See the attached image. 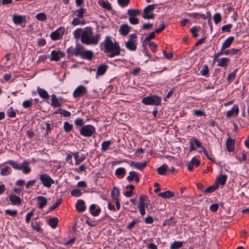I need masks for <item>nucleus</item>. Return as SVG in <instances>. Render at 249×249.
Segmentation results:
<instances>
[{
	"label": "nucleus",
	"mask_w": 249,
	"mask_h": 249,
	"mask_svg": "<svg viewBox=\"0 0 249 249\" xmlns=\"http://www.w3.org/2000/svg\"><path fill=\"white\" fill-rule=\"evenodd\" d=\"M100 46L101 50L105 53H110L108 55L110 58L120 54L121 49L118 43L116 41L114 43L109 36L105 37Z\"/></svg>",
	"instance_id": "1"
},
{
	"label": "nucleus",
	"mask_w": 249,
	"mask_h": 249,
	"mask_svg": "<svg viewBox=\"0 0 249 249\" xmlns=\"http://www.w3.org/2000/svg\"><path fill=\"white\" fill-rule=\"evenodd\" d=\"M92 33L91 27H87L85 28L81 37V42L86 45H95L97 44L101 38V35L97 34L93 36Z\"/></svg>",
	"instance_id": "2"
},
{
	"label": "nucleus",
	"mask_w": 249,
	"mask_h": 249,
	"mask_svg": "<svg viewBox=\"0 0 249 249\" xmlns=\"http://www.w3.org/2000/svg\"><path fill=\"white\" fill-rule=\"evenodd\" d=\"M161 98L155 95L144 97L142 101L145 105L159 106L161 104Z\"/></svg>",
	"instance_id": "3"
},
{
	"label": "nucleus",
	"mask_w": 249,
	"mask_h": 249,
	"mask_svg": "<svg viewBox=\"0 0 249 249\" xmlns=\"http://www.w3.org/2000/svg\"><path fill=\"white\" fill-rule=\"evenodd\" d=\"M137 38L136 34H130L129 36V40L125 43L126 48L130 51H135L137 49Z\"/></svg>",
	"instance_id": "4"
},
{
	"label": "nucleus",
	"mask_w": 249,
	"mask_h": 249,
	"mask_svg": "<svg viewBox=\"0 0 249 249\" xmlns=\"http://www.w3.org/2000/svg\"><path fill=\"white\" fill-rule=\"evenodd\" d=\"M157 4H151L147 6L143 11L142 18L144 19H153L155 18V15L152 12L156 8Z\"/></svg>",
	"instance_id": "5"
},
{
	"label": "nucleus",
	"mask_w": 249,
	"mask_h": 249,
	"mask_svg": "<svg viewBox=\"0 0 249 249\" xmlns=\"http://www.w3.org/2000/svg\"><path fill=\"white\" fill-rule=\"evenodd\" d=\"M39 178L43 186L48 188H51L52 185L54 183V180L47 174H41Z\"/></svg>",
	"instance_id": "6"
},
{
	"label": "nucleus",
	"mask_w": 249,
	"mask_h": 249,
	"mask_svg": "<svg viewBox=\"0 0 249 249\" xmlns=\"http://www.w3.org/2000/svg\"><path fill=\"white\" fill-rule=\"evenodd\" d=\"M95 127L92 125H83L80 129V134L85 137H90L95 132Z\"/></svg>",
	"instance_id": "7"
},
{
	"label": "nucleus",
	"mask_w": 249,
	"mask_h": 249,
	"mask_svg": "<svg viewBox=\"0 0 249 249\" xmlns=\"http://www.w3.org/2000/svg\"><path fill=\"white\" fill-rule=\"evenodd\" d=\"M64 32V28L60 27L51 34L50 37L53 41L59 40L63 36Z\"/></svg>",
	"instance_id": "8"
},
{
	"label": "nucleus",
	"mask_w": 249,
	"mask_h": 249,
	"mask_svg": "<svg viewBox=\"0 0 249 249\" xmlns=\"http://www.w3.org/2000/svg\"><path fill=\"white\" fill-rule=\"evenodd\" d=\"M87 92V88L84 86L77 87L74 90L72 95L74 98H80L85 95Z\"/></svg>",
	"instance_id": "9"
},
{
	"label": "nucleus",
	"mask_w": 249,
	"mask_h": 249,
	"mask_svg": "<svg viewBox=\"0 0 249 249\" xmlns=\"http://www.w3.org/2000/svg\"><path fill=\"white\" fill-rule=\"evenodd\" d=\"M64 55V53L62 52L53 50L51 53V60L58 61L61 57H63Z\"/></svg>",
	"instance_id": "10"
},
{
	"label": "nucleus",
	"mask_w": 249,
	"mask_h": 249,
	"mask_svg": "<svg viewBox=\"0 0 249 249\" xmlns=\"http://www.w3.org/2000/svg\"><path fill=\"white\" fill-rule=\"evenodd\" d=\"M131 29V27L127 24H123L121 25L119 32L120 35L123 36H126Z\"/></svg>",
	"instance_id": "11"
},
{
	"label": "nucleus",
	"mask_w": 249,
	"mask_h": 249,
	"mask_svg": "<svg viewBox=\"0 0 249 249\" xmlns=\"http://www.w3.org/2000/svg\"><path fill=\"white\" fill-rule=\"evenodd\" d=\"M94 55V53L90 50H86L84 51V50L83 51L81 58H82L84 59H86L89 61H90L92 60Z\"/></svg>",
	"instance_id": "12"
},
{
	"label": "nucleus",
	"mask_w": 249,
	"mask_h": 249,
	"mask_svg": "<svg viewBox=\"0 0 249 249\" xmlns=\"http://www.w3.org/2000/svg\"><path fill=\"white\" fill-rule=\"evenodd\" d=\"M227 179V176L222 175L218 177L215 182V184L218 187L219 185H224L225 184Z\"/></svg>",
	"instance_id": "13"
},
{
	"label": "nucleus",
	"mask_w": 249,
	"mask_h": 249,
	"mask_svg": "<svg viewBox=\"0 0 249 249\" xmlns=\"http://www.w3.org/2000/svg\"><path fill=\"white\" fill-rule=\"evenodd\" d=\"M147 162L145 161L143 162H135L133 161H132L130 163V165L131 166H134L136 169H139L140 170H142L147 165Z\"/></svg>",
	"instance_id": "14"
},
{
	"label": "nucleus",
	"mask_w": 249,
	"mask_h": 249,
	"mask_svg": "<svg viewBox=\"0 0 249 249\" xmlns=\"http://www.w3.org/2000/svg\"><path fill=\"white\" fill-rule=\"evenodd\" d=\"M38 207L39 209H42L47 204V199L42 196H38L36 197Z\"/></svg>",
	"instance_id": "15"
},
{
	"label": "nucleus",
	"mask_w": 249,
	"mask_h": 249,
	"mask_svg": "<svg viewBox=\"0 0 249 249\" xmlns=\"http://www.w3.org/2000/svg\"><path fill=\"white\" fill-rule=\"evenodd\" d=\"M226 147L229 152H233L234 150L235 141L230 138L227 139L226 141Z\"/></svg>",
	"instance_id": "16"
},
{
	"label": "nucleus",
	"mask_w": 249,
	"mask_h": 249,
	"mask_svg": "<svg viewBox=\"0 0 249 249\" xmlns=\"http://www.w3.org/2000/svg\"><path fill=\"white\" fill-rule=\"evenodd\" d=\"M73 155L75 159V164L76 165H79L81 162L84 161L86 158L85 156L83 155L80 156L79 152H74Z\"/></svg>",
	"instance_id": "17"
},
{
	"label": "nucleus",
	"mask_w": 249,
	"mask_h": 249,
	"mask_svg": "<svg viewBox=\"0 0 249 249\" xmlns=\"http://www.w3.org/2000/svg\"><path fill=\"white\" fill-rule=\"evenodd\" d=\"M98 3L103 9L107 11H110L112 9L111 4L107 0H99Z\"/></svg>",
	"instance_id": "18"
},
{
	"label": "nucleus",
	"mask_w": 249,
	"mask_h": 249,
	"mask_svg": "<svg viewBox=\"0 0 249 249\" xmlns=\"http://www.w3.org/2000/svg\"><path fill=\"white\" fill-rule=\"evenodd\" d=\"M75 207L77 211L79 212H83L86 210V206L84 201L83 200L79 199L77 200Z\"/></svg>",
	"instance_id": "19"
},
{
	"label": "nucleus",
	"mask_w": 249,
	"mask_h": 249,
	"mask_svg": "<svg viewBox=\"0 0 249 249\" xmlns=\"http://www.w3.org/2000/svg\"><path fill=\"white\" fill-rule=\"evenodd\" d=\"M238 113H239V108H238V105H233V107H232V108L231 110H228L227 112L226 115L228 118H229V117L232 116V115H233L234 114L235 116H237L238 114Z\"/></svg>",
	"instance_id": "20"
},
{
	"label": "nucleus",
	"mask_w": 249,
	"mask_h": 249,
	"mask_svg": "<svg viewBox=\"0 0 249 249\" xmlns=\"http://www.w3.org/2000/svg\"><path fill=\"white\" fill-rule=\"evenodd\" d=\"M9 200L12 205H19L22 201L21 199L19 196L15 195H10Z\"/></svg>",
	"instance_id": "21"
},
{
	"label": "nucleus",
	"mask_w": 249,
	"mask_h": 249,
	"mask_svg": "<svg viewBox=\"0 0 249 249\" xmlns=\"http://www.w3.org/2000/svg\"><path fill=\"white\" fill-rule=\"evenodd\" d=\"M126 174V170L123 167H120L117 168L115 172V175L119 178H122L124 177Z\"/></svg>",
	"instance_id": "22"
},
{
	"label": "nucleus",
	"mask_w": 249,
	"mask_h": 249,
	"mask_svg": "<svg viewBox=\"0 0 249 249\" xmlns=\"http://www.w3.org/2000/svg\"><path fill=\"white\" fill-rule=\"evenodd\" d=\"M107 68L108 66L107 65L103 64L100 65L97 70L96 73V76L103 75L107 71Z\"/></svg>",
	"instance_id": "23"
},
{
	"label": "nucleus",
	"mask_w": 249,
	"mask_h": 249,
	"mask_svg": "<svg viewBox=\"0 0 249 249\" xmlns=\"http://www.w3.org/2000/svg\"><path fill=\"white\" fill-rule=\"evenodd\" d=\"M234 39V37L232 36H231L229 37L224 42V43L222 45V49H226L230 47L231 44L233 41Z\"/></svg>",
	"instance_id": "24"
},
{
	"label": "nucleus",
	"mask_w": 249,
	"mask_h": 249,
	"mask_svg": "<svg viewBox=\"0 0 249 249\" xmlns=\"http://www.w3.org/2000/svg\"><path fill=\"white\" fill-rule=\"evenodd\" d=\"M37 91L40 97L43 99H48L49 95L48 92L44 89L39 87L37 88Z\"/></svg>",
	"instance_id": "25"
},
{
	"label": "nucleus",
	"mask_w": 249,
	"mask_h": 249,
	"mask_svg": "<svg viewBox=\"0 0 249 249\" xmlns=\"http://www.w3.org/2000/svg\"><path fill=\"white\" fill-rule=\"evenodd\" d=\"M216 60L217 61V65L221 67H226L230 61L229 58L226 57H223Z\"/></svg>",
	"instance_id": "26"
},
{
	"label": "nucleus",
	"mask_w": 249,
	"mask_h": 249,
	"mask_svg": "<svg viewBox=\"0 0 249 249\" xmlns=\"http://www.w3.org/2000/svg\"><path fill=\"white\" fill-rule=\"evenodd\" d=\"M25 20V18L23 16L13 15V22L16 24H20Z\"/></svg>",
	"instance_id": "27"
},
{
	"label": "nucleus",
	"mask_w": 249,
	"mask_h": 249,
	"mask_svg": "<svg viewBox=\"0 0 249 249\" xmlns=\"http://www.w3.org/2000/svg\"><path fill=\"white\" fill-rule=\"evenodd\" d=\"M159 196L163 198H169L174 196V193L172 191L168 190L166 192L160 193Z\"/></svg>",
	"instance_id": "28"
},
{
	"label": "nucleus",
	"mask_w": 249,
	"mask_h": 249,
	"mask_svg": "<svg viewBox=\"0 0 249 249\" xmlns=\"http://www.w3.org/2000/svg\"><path fill=\"white\" fill-rule=\"evenodd\" d=\"M51 105L54 107H60L61 106V104L58 101L55 94L52 95Z\"/></svg>",
	"instance_id": "29"
},
{
	"label": "nucleus",
	"mask_w": 249,
	"mask_h": 249,
	"mask_svg": "<svg viewBox=\"0 0 249 249\" xmlns=\"http://www.w3.org/2000/svg\"><path fill=\"white\" fill-rule=\"evenodd\" d=\"M141 13V11L139 9H129L127 12V14L131 17L137 16Z\"/></svg>",
	"instance_id": "30"
},
{
	"label": "nucleus",
	"mask_w": 249,
	"mask_h": 249,
	"mask_svg": "<svg viewBox=\"0 0 249 249\" xmlns=\"http://www.w3.org/2000/svg\"><path fill=\"white\" fill-rule=\"evenodd\" d=\"M84 49V48L82 46L77 45L76 47L74 48V56H77L80 55L81 56Z\"/></svg>",
	"instance_id": "31"
},
{
	"label": "nucleus",
	"mask_w": 249,
	"mask_h": 249,
	"mask_svg": "<svg viewBox=\"0 0 249 249\" xmlns=\"http://www.w3.org/2000/svg\"><path fill=\"white\" fill-rule=\"evenodd\" d=\"M111 196L115 200L119 199L120 192L118 189L114 187L111 192Z\"/></svg>",
	"instance_id": "32"
},
{
	"label": "nucleus",
	"mask_w": 249,
	"mask_h": 249,
	"mask_svg": "<svg viewBox=\"0 0 249 249\" xmlns=\"http://www.w3.org/2000/svg\"><path fill=\"white\" fill-rule=\"evenodd\" d=\"M58 219L57 217H53L51 218L49 221V225L53 228L55 229L57 226Z\"/></svg>",
	"instance_id": "33"
},
{
	"label": "nucleus",
	"mask_w": 249,
	"mask_h": 249,
	"mask_svg": "<svg viewBox=\"0 0 249 249\" xmlns=\"http://www.w3.org/2000/svg\"><path fill=\"white\" fill-rule=\"evenodd\" d=\"M111 143L112 142L110 140L103 142L101 144L102 151H107L109 148Z\"/></svg>",
	"instance_id": "34"
},
{
	"label": "nucleus",
	"mask_w": 249,
	"mask_h": 249,
	"mask_svg": "<svg viewBox=\"0 0 249 249\" xmlns=\"http://www.w3.org/2000/svg\"><path fill=\"white\" fill-rule=\"evenodd\" d=\"M28 164L29 162L27 160L23 161L21 170L24 174H28L31 171V169L28 166Z\"/></svg>",
	"instance_id": "35"
},
{
	"label": "nucleus",
	"mask_w": 249,
	"mask_h": 249,
	"mask_svg": "<svg viewBox=\"0 0 249 249\" xmlns=\"http://www.w3.org/2000/svg\"><path fill=\"white\" fill-rule=\"evenodd\" d=\"M183 245V242L175 241L171 244L170 249H178L182 247Z\"/></svg>",
	"instance_id": "36"
},
{
	"label": "nucleus",
	"mask_w": 249,
	"mask_h": 249,
	"mask_svg": "<svg viewBox=\"0 0 249 249\" xmlns=\"http://www.w3.org/2000/svg\"><path fill=\"white\" fill-rule=\"evenodd\" d=\"M85 11L86 10L84 8H81L79 9L73 11L72 12L79 18H82L84 16V14L85 13Z\"/></svg>",
	"instance_id": "37"
},
{
	"label": "nucleus",
	"mask_w": 249,
	"mask_h": 249,
	"mask_svg": "<svg viewBox=\"0 0 249 249\" xmlns=\"http://www.w3.org/2000/svg\"><path fill=\"white\" fill-rule=\"evenodd\" d=\"M167 169V166L163 164L157 169L158 173L160 175H163L165 174Z\"/></svg>",
	"instance_id": "38"
},
{
	"label": "nucleus",
	"mask_w": 249,
	"mask_h": 249,
	"mask_svg": "<svg viewBox=\"0 0 249 249\" xmlns=\"http://www.w3.org/2000/svg\"><path fill=\"white\" fill-rule=\"evenodd\" d=\"M240 51V49L232 48L231 49H229L227 50H225V55H233L234 54L237 53L238 52Z\"/></svg>",
	"instance_id": "39"
},
{
	"label": "nucleus",
	"mask_w": 249,
	"mask_h": 249,
	"mask_svg": "<svg viewBox=\"0 0 249 249\" xmlns=\"http://www.w3.org/2000/svg\"><path fill=\"white\" fill-rule=\"evenodd\" d=\"M83 33V30L81 28H78L74 31L73 32V36L76 39H78L80 38V37L82 36V34Z\"/></svg>",
	"instance_id": "40"
},
{
	"label": "nucleus",
	"mask_w": 249,
	"mask_h": 249,
	"mask_svg": "<svg viewBox=\"0 0 249 249\" xmlns=\"http://www.w3.org/2000/svg\"><path fill=\"white\" fill-rule=\"evenodd\" d=\"M8 163L15 169L21 170V166H19L16 161L10 160L8 161Z\"/></svg>",
	"instance_id": "41"
},
{
	"label": "nucleus",
	"mask_w": 249,
	"mask_h": 249,
	"mask_svg": "<svg viewBox=\"0 0 249 249\" xmlns=\"http://www.w3.org/2000/svg\"><path fill=\"white\" fill-rule=\"evenodd\" d=\"M33 101V100L32 99H30L23 101V102L22 103L23 107L25 108L31 107L32 106Z\"/></svg>",
	"instance_id": "42"
},
{
	"label": "nucleus",
	"mask_w": 249,
	"mask_h": 249,
	"mask_svg": "<svg viewBox=\"0 0 249 249\" xmlns=\"http://www.w3.org/2000/svg\"><path fill=\"white\" fill-rule=\"evenodd\" d=\"M62 200L61 198H59L56 200V201L54 203L50 208V211H52L59 206L62 203Z\"/></svg>",
	"instance_id": "43"
},
{
	"label": "nucleus",
	"mask_w": 249,
	"mask_h": 249,
	"mask_svg": "<svg viewBox=\"0 0 249 249\" xmlns=\"http://www.w3.org/2000/svg\"><path fill=\"white\" fill-rule=\"evenodd\" d=\"M11 169L8 166H6L2 168L0 171V175L2 176H7L10 174Z\"/></svg>",
	"instance_id": "44"
},
{
	"label": "nucleus",
	"mask_w": 249,
	"mask_h": 249,
	"mask_svg": "<svg viewBox=\"0 0 249 249\" xmlns=\"http://www.w3.org/2000/svg\"><path fill=\"white\" fill-rule=\"evenodd\" d=\"M209 68L207 65H204L203 66L202 69L200 71V74L203 76H208L209 73Z\"/></svg>",
	"instance_id": "45"
},
{
	"label": "nucleus",
	"mask_w": 249,
	"mask_h": 249,
	"mask_svg": "<svg viewBox=\"0 0 249 249\" xmlns=\"http://www.w3.org/2000/svg\"><path fill=\"white\" fill-rule=\"evenodd\" d=\"M156 33L155 31L151 33L144 40L143 42V44L144 43H147L148 42H149L150 40L153 39L155 37V34Z\"/></svg>",
	"instance_id": "46"
},
{
	"label": "nucleus",
	"mask_w": 249,
	"mask_h": 249,
	"mask_svg": "<svg viewBox=\"0 0 249 249\" xmlns=\"http://www.w3.org/2000/svg\"><path fill=\"white\" fill-rule=\"evenodd\" d=\"M36 18L40 21H45L47 19L46 15L43 13H40L36 15Z\"/></svg>",
	"instance_id": "47"
},
{
	"label": "nucleus",
	"mask_w": 249,
	"mask_h": 249,
	"mask_svg": "<svg viewBox=\"0 0 249 249\" xmlns=\"http://www.w3.org/2000/svg\"><path fill=\"white\" fill-rule=\"evenodd\" d=\"M73 125L71 124H69V123L66 122L64 124V129L65 132H70L72 129Z\"/></svg>",
	"instance_id": "48"
},
{
	"label": "nucleus",
	"mask_w": 249,
	"mask_h": 249,
	"mask_svg": "<svg viewBox=\"0 0 249 249\" xmlns=\"http://www.w3.org/2000/svg\"><path fill=\"white\" fill-rule=\"evenodd\" d=\"M130 1V0H117L118 4L122 7L127 6L129 4Z\"/></svg>",
	"instance_id": "49"
},
{
	"label": "nucleus",
	"mask_w": 249,
	"mask_h": 249,
	"mask_svg": "<svg viewBox=\"0 0 249 249\" xmlns=\"http://www.w3.org/2000/svg\"><path fill=\"white\" fill-rule=\"evenodd\" d=\"M137 174L134 171H130L129 173V175L127 177V179L129 181H131L134 180V178L137 177Z\"/></svg>",
	"instance_id": "50"
},
{
	"label": "nucleus",
	"mask_w": 249,
	"mask_h": 249,
	"mask_svg": "<svg viewBox=\"0 0 249 249\" xmlns=\"http://www.w3.org/2000/svg\"><path fill=\"white\" fill-rule=\"evenodd\" d=\"M8 116L10 118H14L16 116V113L12 107H10L7 112Z\"/></svg>",
	"instance_id": "51"
},
{
	"label": "nucleus",
	"mask_w": 249,
	"mask_h": 249,
	"mask_svg": "<svg viewBox=\"0 0 249 249\" xmlns=\"http://www.w3.org/2000/svg\"><path fill=\"white\" fill-rule=\"evenodd\" d=\"M225 50L224 49H222V47H221V50L220 52H218L216 53H215L213 55V59L214 60H216L218 59L219 57H220L221 55L223 54H225Z\"/></svg>",
	"instance_id": "52"
},
{
	"label": "nucleus",
	"mask_w": 249,
	"mask_h": 249,
	"mask_svg": "<svg viewBox=\"0 0 249 249\" xmlns=\"http://www.w3.org/2000/svg\"><path fill=\"white\" fill-rule=\"evenodd\" d=\"M214 22L215 24L218 23L221 20V16L219 13H215L213 17Z\"/></svg>",
	"instance_id": "53"
},
{
	"label": "nucleus",
	"mask_w": 249,
	"mask_h": 249,
	"mask_svg": "<svg viewBox=\"0 0 249 249\" xmlns=\"http://www.w3.org/2000/svg\"><path fill=\"white\" fill-rule=\"evenodd\" d=\"M232 27V25L231 24H228L222 26L221 28V30L223 32H227L229 33L231 32V30Z\"/></svg>",
	"instance_id": "54"
},
{
	"label": "nucleus",
	"mask_w": 249,
	"mask_h": 249,
	"mask_svg": "<svg viewBox=\"0 0 249 249\" xmlns=\"http://www.w3.org/2000/svg\"><path fill=\"white\" fill-rule=\"evenodd\" d=\"M5 213L11 216L15 217L17 215L18 212L17 210H11L10 209H7L5 211Z\"/></svg>",
	"instance_id": "55"
},
{
	"label": "nucleus",
	"mask_w": 249,
	"mask_h": 249,
	"mask_svg": "<svg viewBox=\"0 0 249 249\" xmlns=\"http://www.w3.org/2000/svg\"><path fill=\"white\" fill-rule=\"evenodd\" d=\"M217 188V186L215 184L213 186H211L205 189L204 193H210L213 192Z\"/></svg>",
	"instance_id": "56"
},
{
	"label": "nucleus",
	"mask_w": 249,
	"mask_h": 249,
	"mask_svg": "<svg viewBox=\"0 0 249 249\" xmlns=\"http://www.w3.org/2000/svg\"><path fill=\"white\" fill-rule=\"evenodd\" d=\"M129 22L132 25H136L139 23V19L135 17L129 16Z\"/></svg>",
	"instance_id": "57"
},
{
	"label": "nucleus",
	"mask_w": 249,
	"mask_h": 249,
	"mask_svg": "<svg viewBox=\"0 0 249 249\" xmlns=\"http://www.w3.org/2000/svg\"><path fill=\"white\" fill-rule=\"evenodd\" d=\"M73 153L71 152V153L67 154L65 159V161L71 165L73 164L72 161V156H73Z\"/></svg>",
	"instance_id": "58"
},
{
	"label": "nucleus",
	"mask_w": 249,
	"mask_h": 249,
	"mask_svg": "<svg viewBox=\"0 0 249 249\" xmlns=\"http://www.w3.org/2000/svg\"><path fill=\"white\" fill-rule=\"evenodd\" d=\"M67 53L68 54V57L69 58H71V57L74 55V48H73L72 47L69 48L67 50Z\"/></svg>",
	"instance_id": "59"
},
{
	"label": "nucleus",
	"mask_w": 249,
	"mask_h": 249,
	"mask_svg": "<svg viewBox=\"0 0 249 249\" xmlns=\"http://www.w3.org/2000/svg\"><path fill=\"white\" fill-rule=\"evenodd\" d=\"M59 111H61L60 112V114L63 115L64 117H70L71 115V112L66 110L60 108Z\"/></svg>",
	"instance_id": "60"
},
{
	"label": "nucleus",
	"mask_w": 249,
	"mask_h": 249,
	"mask_svg": "<svg viewBox=\"0 0 249 249\" xmlns=\"http://www.w3.org/2000/svg\"><path fill=\"white\" fill-rule=\"evenodd\" d=\"M71 195L73 196L79 197L81 196L82 193L78 189H74L71 192Z\"/></svg>",
	"instance_id": "61"
},
{
	"label": "nucleus",
	"mask_w": 249,
	"mask_h": 249,
	"mask_svg": "<svg viewBox=\"0 0 249 249\" xmlns=\"http://www.w3.org/2000/svg\"><path fill=\"white\" fill-rule=\"evenodd\" d=\"M80 24H85L84 20H83L82 22H81L80 20L78 18H73V19L72 20V21L71 22V24L73 26H76V25H79Z\"/></svg>",
	"instance_id": "62"
},
{
	"label": "nucleus",
	"mask_w": 249,
	"mask_h": 249,
	"mask_svg": "<svg viewBox=\"0 0 249 249\" xmlns=\"http://www.w3.org/2000/svg\"><path fill=\"white\" fill-rule=\"evenodd\" d=\"M236 72V71H233V72L230 73L228 75V76L227 77V80L229 82H231L234 80V79L235 78V74Z\"/></svg>",
	"instance_id": "63"
},
{
	"label": "nucleus",
	"mask_w": 249,
	"mask_h": 249,
	"mask_svg": "<svg viewBox=\"0 0 249 249\" xmlns=\"http://www.w3.org/2000/svg\"><path fill=\"white\" fill-rule=\"evenodd\" d=\"M219 208V205L217 203H213L212 204L210 207V210L213 212H216Z\"/></svg>",
	"instance_id": "64"
}]
</instances>
